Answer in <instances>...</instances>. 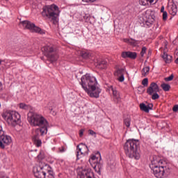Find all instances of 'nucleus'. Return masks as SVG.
Instances as JSON below:
<instances>
[{
  "instance_id": "nucleus-1",
  "label": "nucleus",
  "mask_w": 178,
  "mask_h": 178,
  "mask_svg": "<svg viewBox=\"0 0 178 178\" xmlns=\"http://www.w3.org/2000/svg\"><path fill=\"white\" fill-rule=\"evenodd\" d=\"M80 84L89 97L91 98H99L102 90L95 77L90 74H86L81 77Z\"/></svg>"
},
{
  "instance_id": "nucleus-2",
  "label": "nucleus",
  "mask_w": 178,
  "mask_h": 178,
  "mask_svg": "<svg viewBox=\"0 0 178 178\" xmlns=\"http://www.w3.org/2000/svg\"><path fill=\"white\" fill-rule=\"evenodd\" d=\"M165 161L161 159L158 156H153L149 165L150 169L152 170L154 175L156 178H163L170 175V168L165 165Z\"/></svg>"
},
{
  "instance_id": "nucleus-3",
  "label": "nucleus",
  "mask_w": 178,
  "mask_h": 178,
  "mask_svg": "<svg viewBox=\"0 0 178 178\" xmlns=\"http://www.w3.org/2000/svg\"><path fill=\"white\" fill-rule=\"evenodd\" d=\"M140 142L135 139H129L124 145V149L127 156L134 159H140Z\"/></svg>"
},
{
  "instance_id": "nucleus-4",
  "label": "nucleus",
  "mask_w": 178,
  "mask_h": 178,
  "mask_svg": "<svg viewBox=\"0 0 178 178\" xmlns=\"http://www.w3.org/2000/svg\"><path fill=\"white\" fill-rule=\"evenodd\" d=\"M28 121L31 126L40 127L37 130L44 129L45 131H48V121L42 115L37 114V113L29 112L28 113Z\"/></svg>"
},
{
  "instance_id": "nucleus-5",
  "label": "nucleus",
  "mask_w": 178,
  "mask_h": 178,
  "mask_svg": "<svg viewBox=\"0 0 178 178\" xmlns=\"http://www.w3.org/2000/svg\"><path fill=\"white\" fill-rule=\"evenodd\" d=\"M59 13H60L59 7L55 4H52L43 7L42 15L43 17H47V19L52 20L54 24H56V23H58V17H59Z\"/></svg>"
},
{
  "instance_id": "nucleus-6",
  "label": "nucleus",
  "mask_w": 178,
  "mask_h": 178,
  "mask_svg": "<svg viewBox=\"0 0 178 178\" xmlns=\"http://www.w3.org/2000/svg\"><path fill=\"white\" fill-rule=\"evenodd\" d=\"M2 118L10 126H16L20 123V114L13 111H6L2 114Z\"/></svg>"
},
{
  "instance_id": "nucleus-7",
  "label": "nucleus",
  "mask_w": 178,
  "mask_h": 178,
  "mask_svg": "<svg viewBox=\"0 0 178 178\" xmlns=\"http://www.w3.org/2000/svg\"><path fill=\"white\" fill-rule=\"evenodd\" d=\"M42 52L44 56H47V58H48L51 63L58 60V54L56 53V50H55L54 47L44 46L42 48Z\"/></svg>"
},
{
  "instance_id": "nucleus-8",
  "label": "nucleus",
  "mask_w": 178,
  "mask_h": 178,
  "mask_svg": "<svg viewBox=\"0 0 178 178\" xmlns=\"http://www.w3.org/2000/svg\"><path fill=\"white\" fill-rule=\"evenodd\" d=\"M24 29H26V30H30L31 33H38V34H45L44 30L41 29V28L35 26V24L30 21H22L21 22Z\"/></svg>"
},
{
  "instance_id": "nucleus-9",
  "label": "nucleus",
  "mask_w": 178,
  "mask_h": 178,
  "mask_svg": "<svg viewBox=\"0 0 178 178\" xmlns=\"http://www.w3.org/2000/svg\"><path fill=\"white\" fill-rule=\"evenodd\" d=\"M158 92H159V86L156 83L152 82L147 89V93L149 95H152V99L155 101V99H159V95H158Z\"/></svg>"
},
{
  "instance_id": "nucleus-10",
  "label": "nucleus",
  "mask_w": 178,
  "mask_h": 178,
  "mask_svg": "<svg viewBox=\"0 0 178 178\" xmlns=\"http://www.w3.org/2000/svg\"><path fill=\"white\" fill-rule=\"evenodd\" d=\"M48 169H51L49 165H46L43 167L35 166L33 167V174L36 178H44L45 175H47V171Z\"/></svg>"
},
{
  "instance_id": "nucleus-11",
  "label": "nucleus",
  "mask_w": 178,
  "mask_h": 178,
  "mask_svg": "<svg viewBox=\"0 0 178 178\" xmlns=\"http://www.w3.org/2000/svg\"><path fill=\"white\" fill-rule=\"evenodd\" d=\"M12 143V138L5 134V131L0 129V148L5 149V145H9Z\"/></svg>"
},
{
  "instance_id": "nucleus-12",
  "label": "nucleus",
  "mask_w": 178,
  "mask_h": 178,
  "mask_svg": "<svg viewBox=\"0 0 178 178\" xmlns=\"http://www.w3.org/2000/svg\"><path fill=\"white\" fill-rule=\"evenodd\" d=\"M40 133L41 136H44V134H47L48 131H45V129H36L35 131V134L32 137V140L33 141V144H35V147H41L42 145V141L40 138Z\"/></svg>"
},
{
  "instance_id": "nucleus-13",
  "label": "nucleus",
  "mask_w": 178,
  "mask_h": 178,
  "mask_svg": "<svg viewBox=\"0 0 178 178\" xmlns=\"http://www.w3.org/2000/svg\"><path fill=\"white\" fill-rule=\"evenodd\" d=\"M76 149V159H80L84 155H88V147L83 143L77 145Z\"/></svg>"
},
{
  "instance_id": "nucleus-14",
  "label": "nucleus",
  "mask_w": 178,
  "mask_h": 178,
  "mask_svg": "<svg viewBox=\"0 0 178 178\" xmlns=\"http://www.w3.org/2000/svg\"><path fill=\"white\" fill-rule=\"evenodd\" d=\"M108 90L109 91H112L113 101L115 102V104H119V102H120V94L118 90H116V87L113 86H109Z\"/></svg>"
},
{
  "instance_id": "nucleus-15",
  "label": "nucleus",
  "mask_w": 178,
  "mask_h": 178,
  "mask_svg": "<svg viewBox=\"0 0 178 178\" xmlns=\"http://www.w3.org/2000/svg\"><path fill=\"white\" fill-rule=\"evenodd\" d=\"M154 22H155V19H154V17H152V15H145L143 16V24H145V26L151 27V26L154 24Z\"/></svg>"
},
{
  "instance_id": "nucleus-16",
  "label": "nucleus",
  "mask_w": 178,
  "mask_h": 178,
  "mask_svg": "<svg viewBox=\"0 0 178 178\" xmlns=\"http://www.w3.org/2000/svg\"><path fill=\"white\" fill-rule=\"evenodd\" d=\"M124 42L126 44H128V45H130L131 47H138L140 45L141 41L137 40L135 39H133L132 38H124L123 39Z\"/></svg>"
},
{
  "instance_id": "nucleus-17",
  "label": "nucleus",
  "mask_w": 178,
  "mask_h": 178,
  "mask_svg": "<svg viewBox=\"0 0 178 178\" xmlns=\"http://www.w3.org/2000/svg\"><path fill=\"white\" fill-rule=\"evenodd\" d=\"M121 56L123 59H127V58H129V59H136L137 58V53L134 51H122Z\"/></svg>"
},
{
  "instance_id": "nucleus-18",
  "label": "nucleus",
  "mask_w": 178,
  "mask_h": 178,
  "mask_svg": "<svg viewBox=\"0 0 178 178\" xmlns=\"http://www.w3.org/2000/svg\"><path fill=\"white\" fill-rule=\"evenodd\" d=\"M89 162L90 165H92V163L95 164L97 162L101 163V153L99 152H97V154H96V155L91 156L90 159H89Z\"/></svg>"
},
{
  "instance_id": "nucleus-19",
  "label": "nucleus",
  "mask_w": 178,
  "mask_h": 178,
  "mask_svg": "<svg viewBox=\"0 0 178 178\" xmlns=\"http://www.w3.org/2000/svg\"><path fill=\"white\" fill-rule=\"evenodd\" d=\"M152 108H154V105L152 104H149L147 106L144 103H141L140 104V109L146 113H149V111H152Z\"/></svg>"
},
{
  "instance_id": "nucleus-20",
  "label": "nucleus",
  "mask_w": 178,
  "mask_h": 178,
  "mask_svg": "<svg viewBox=\"0 0 178 178\" xmlns=\"http://www.w3.org/2000/svg\"><path fill=\"white\" fill-rule=\"evenodd\" d=\"M168 12L172 16H176L177 15V6L172 4L168 7Z\"/></svg>"
},
{
  "instance_id": "nucleus-21",
  "label": "nucleus",
  "mask_w": 178,
  "mask_h": 178,
  "mask_svg": "<svg viewBox=\"0 0 178 178\" xmlns=\"http://www.w3.org/2000/svg\"><path fill=\"white\" fill-rule=\"evenodd\" d=\"M108 66V62L105 60H99L97 62V67L99 69H106Z\"/></svg>"
},
{
  "instance_id": "nucleus-22",
  "label": "nucleus",
  "mask_w": 178,
  "mask_h": 178,
  "mask_svg": "<svg viewBox=\"0 0 178 178\" xmlns=\"http://www.w3.org/2000/svg\"><path fill=\"white\" fill-rule=\"evenodd\" d=\"M161 56L165 63H170V62H172V56L168 55L166 52H163Z\"/></svg>"
},
{
  "instance_id": "nucleus-23",
  "label": "nucleus",
  "mask_w": 178,
  "mask_h": 178,
  "mask_svg": "<svg viewBox=\"0 0 178 178\" xmlns=\"http://www.w3.org/2000/svg\"><path fill=\"white\" fill-rule=\"evenodd\" d=\"M102 168V164L99 163V161H97L95 165L93 166V169L97 172V173L101 172V169Z\"/></svg>"
},
{
  "instance_id": "nucleus-24",
  "label": "nucleus",
  "mask_w": 178,
  "mask_h": 178,
  "mask_svg": "<svg viewBox=\"0 0 178 178\" xmlns=\"http://www.w3.org/2000/svg\"><path fill=\"white\" fill-rule=\"evenodd\" d=\"M44 178H55V176L54 175V171H52V168H49L47 170L46 175H44Z\"/></svg>"
},
{
  "instance_id": "nucleus-25",
  "label": "nucleus",
  "mask_w": 178,
  "mask_h": 178,
  "mask_svg": "<svg viewBox=\"0 0 178 178\" xmlns=\"http://www.w3.org/2000/svg\"><path fill=\"white\" fill-rule=\"evenodd\" d=\"M123 72H124L123 69L117 70L118 74H121V76L118 79L119 81H120L121 83H122V81H124V76L122 74Z\"/></svg>"
},
{
  "instance_id": "nucleus-26",
  "label": "nucleus",
  "mask_w": 178,
  "mask_h": 178,
  "mask_svg": "<svg viewBox=\"0 0 178 178\" xmlns=\"http://www.w3.org/2000/svg\"><path fill=\"white\" fill-rule=\"evenodd\" d=\"M141 73H142V76L145 77V76H147L148 74V73H149V67H143V69L142 70Z\"/></svg>"
},
{
  "instance_id": "nucleus-27",
  "label": "nucleus",
  "mask_w": 178,
  "mask_h": 178,
  "mask_svg": "<svg viewBox=\"0 0 178 178\" xmlns=\"http://www.w3.org/2000/svg\"><path fill=\"white\" fill-rule=\"evenodd\" d=\"M81 55L82 57L84 58V59H88V58H90V56H91V54H90V52L88 51H81Z\"/></svg>"
},
{
  "instance_id": "nucleus-28",
  "label": "nucleus",
  "mask_w": 178,
  "mask_h": 178,
  "mask_svg": "<svg viewBox=\"0 0 178 178\" xmlns=\"http://www.w3.org/2000/svg\"><path fill=\"white\" fill-rule=\"evenodd\" d=\"M161 87L163 88V91H169V90H170V85L168 83H162Z\"/></svg>"
},
{
  "instance_id": "nucleus-29",
  "label": "nucleus",
  "mask_w": 178,
  "mask_h": 178,
  "mask_svg": "<svg viewBox=\"0 0 178 178\" xmlns=\"http://www.w3.org/2000/svg\"><path fill=\"white\" fill-rule=\"evenodd\" d=\"M131 122V120L129 118H127L124 120V124L126 127H130V123Z\"/></svg>"
},
{
  "instance_id": "nucleus-30",
  "label": "nucleus",
  "mask_w": 178,
  "mask_h": 178,
  "mask_svg": "<svg viewBox=\"0 0 178 178\" xmlns=\"http://www.w3.org/2000/svg\"><path fill=\"white\" fill-rule=\"evenodd\" d=\"M139 3L143 6H147L149 3V0H139Z\"/></svg>"
},
{
  "instance_id": "nucleus-31",
  "label": "nucleus",
  "mask_w": 178,
  "mask_h": 178,
  "mask_svg": "<svg viewBox=\"0 0 178 178\" xmlns=\"http://www.w3.org/2000/svg\"><path fill=\"white\" fill-rule=\"evenodd\" d=\"M19 108H20V109L27 110V109H29V105H27L24 103H20L19 104Z\"/></svg>"
},
{
  "instance_id": "nucleus-32",
  "label": "nucleus",
  "mask_w": 178,
  "mask_h": 178,
  "mask_svg": "<svg viewBox=\"0 0 178 178\" xmlns=\"http://www.w3.org/2000/svg\"><path fill=\"white\" fill-rule=\"evenodd\" d=\"M142 84L144 86V87H148V78H145L142 81Z\"/></svg>"
},
{
  "instance_id": "nucleus-33",
  "label": "nucleus",
  "mask_w": 178,
  "mask_h": 178,
  "mask_svg": "<svg viewBox=\"0 0 178 178\" xmlns=\"http://www.w3.org/2000/svg\"><path fill=\"white\" fill-rule=\"evenodd\" d=\"M174 77H175V75L172 74L170 76L164 78V80L165 81H172Z\"/></svg>"
},
{
  "instance_id": "nucleus-34",
  "label": "nucleus",
  "mask_w": 178,
  "mask_h": 178,
  "mask_svg": "<svg viewBox=\"0 0 178 178\" xmlns=\"http://www.w3.org/2000/svg\"><path fill=\"white\" fill-rule=\"evenodd\" d=\"M38 159L42 160L44 158H45V156L44 155V152H40V154L38 155Z\"/></svg>"
},
{
  "instance_id": "nucleus-35",
  "label": "nucleus",
  "mask_w": 178,
  "mask_h": 178,
  "mask_svg": "<svg viewBox=\"0 0 178 178\" xmlns=\"http://www.w3.org/2000/svg\"><path fill=\"white\" fill-rule=\"evenodd\" d=\"M147 52V47H143V48H142V50H141V51H140V56H144V54H145Z\"/></svg>"
},
{
  "instance_id": "nucleus-36",
  "label": "nucleus",
  "mask_w": 178,
  "mask_h": 178,
  "mask_svg": "<svg viewBox=\"0 0 178 178\" xmlns=\"http://www.w3.org/2000/svg\"><path fill=\"white\" fill-rule=\"evenodd\" d=\"M168 19V12H163V20H167Z\"/></svg>"
},
{
  "instance_id": "nucleus-37",
  "label": "nucleus",
  "mask_w": 178,
  "mask_h": 178,
  "mask_svg": "<svg viewBox=\"0 0 178 178\" xmlns=\"http://www.w3.org/2000/svg\"><path fill=\"white\" fill-rule=\"evenodd\" d=\"M60 152H65L66 151V148L65 147L61 146L60 147L58 148Z\"/></svg>"
},
{
  "instance_id": "nucleus-38",
  "label": "nucleus",
  "mask_w": 178,
  "mask_h": 178,
  "mask_svg": "<svg viewBox=\"0 0 178 178\" xmlns=\"http://www.w3.org/2000/svg\"><path fill=\"white\" fill-rule=\"evenodd\" d=\"M83 134H84V129H80V131H79V137H83Z\"/></svg>"
},
{
  "instance_id": "nucleus-39",
  "label": "nucleus",
  "mask_w": 178,
  "mask_h": 178,
  "mask_svg": "<svg viewBox=\"0 0 178 178\" xmlns=\"http://www.w3.org/2000/svg\"><path fill=\"white\" fill-rule=\"evenodd\" d=\"M149 1L150 4L155 5V3H156V2H158V1L159 0H149Z\"/></svg>"
},
{
  "instance_id": "nucleus-40",
  "label": "nucleus",
  "mask_w": 178,
  "mask_h": 178,
  "mask_svg": "<svg viewBox=\"0 0 178 178\" xmlns=\"http://www.w3.org/2000/svg\"><path fill=\"white\" fill-rule=\"evenodd\" d=\"M172 111H173V112H177V111H178V105L174 106V107L172 108Z\"/></svg>"
},
{
  "instance_id": "nucleus-41",
  "label": "nucleus",
  "mask_w": 178,
  "mask_h": 178,
  "mask_svg": "<svg viewBox=\"0 0 178 178\" xmlns=\"http://www.w3.org/2000/svg\"><path fill=\"white\" fill-rule=\"evenodd\" d=\"M88 132H89V134H90V136H94V134H96L95 131L91 129H90Z\"/></svg>"
},
{
  "instance_id": "nucleus-42",
  "label": "nucleus",
  "mask_w": 178,
  "mask_h": 178,
  "mask_svg": "<svg viewBox=\"0 0 178 178\" xmlns=\"http://www.w3.org/2000/svg\"><path fill=\"white\" fill-rule=\"evenodd\" d=\"M161 13H163V12H166V11H165V6H162L161 7Z\"/></svg>"
},
{
  "instance_id": "nucleus-43",
  "label": "nucleus",
  "mask_w": 178,
  "mask_h": 178,
  "mask_svg": "<svg viewBox=\"0 0 178 178\" xmlns=\"http://www.w3.org/2000/svg\"><path fill=\"white\" fill-rule=\"evenodd\" d=\"M83 2H91L92 0H82Z\"/></svg>"
},
{
  "instance_id": "nucleus-44",
  "label": "nucleus",
  "mask_w": 178,
  "mask_h": 178,
  "mask_svg": "<svg viewBox=\"0 0 178 178\" xmlns=\"http://www.w3.org/2000/svg\"><path fill=\"white\" fill-rule=\"evenodd\" d=\"M1 90H2V83L1 82H0V91H1Z\"/></svg>"
},
{
  "instance_id": "nucleus-45",
  "label": "nucleus",
  "mask_w": 178,
  "mask_h": 178,
  "mask_svg": "<svg viewBox=\"0 0 178 178\" xmlns=\"http://www.w3.org/2000/svg\"><path fill=\"white\" fill-rule=\"evenodd\" d=\"M1 63H2V60H0V65H1Z\"/></svg>"
},
{
  "instance_id": "nucleus-46",
  "label": "nucleus",
  "mask_w": 178,
  "mask_h": 178,
  "mask_svg": "<svg viewBox=\"0 0 178 178\" xmlns=\"http://www.w3.org/2000/svg\"><path fill=\"white\" fill-rule=\"evenodd\" d=\"M2 129V127H0V129Z\"/></svg>"
},
{
  "instance_id": "nucleus-47",
  "label": "nucleus",
  "mask_w": 178,
  "mask_h": 178,
  "mask_svg": "<svg viewBox=\"0 0 178 178\" xmlns=\"http://www.w3.org/2000/svg\"><path fill=\"white\" fill-rule=\"evenodd\" d=\"M0 106H1V104H0Z\"/></svg>"
}]
</instances>
